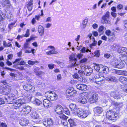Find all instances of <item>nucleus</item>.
<instances>
[{
  "label": "nucleus",
  "instance_id": "nucleus-26",
  "mask_svg": "<svg viewBox=\"0 0 127 127\" xmlns=\"http://www.w3.org/2000/svg\"><path fill=\"white\" fill-rule=\"evenodd\" d=\"M81 113L80 115L81 116H79V117L81 118H83L86 117L88 115V111L86 110L85 111L82 109L81 110Z\"/></svg>",
  "mask_w": 127,
  "mask_h": 127
},
{
  "label": "nucleus",
  "instance_id": "nucleus-20",
  "mask_svg": "<svg viewBox=\"0 0 127 127\" xmlns=\"http://www.w3.org/2000/svg\"><path fill=\"white\" fill-rule=\"evenodd\" d=\"M22 110L21 111V113L22 112H25V114H27L29 113L31 111V108L28 105H25L21 107Z\"/></svg>",
  "mask_w": 127,
  "mask_h": 127
},
{
  "label": "nucleus",
  "instance_id": "nucleus-4",
  "mask_svg": "<svg viewBox=\"0 0 127 127\" xmlns=\"http://www.w3.org/2000/svg\"><path fill=\"white\" fill-rule=\"evenodd\" d=\"M14 93H12L13 94H11L8 96L7 98H5V99L6 101L8 104H12L13 103L14 100L15 98H14L17 96V91L16 90H15L14 91Z\"/></svg>",
  "mask_w": 127,
  "mask_h": 127
},
{
  "label": "nucleus",
  "instance_id": "nucleus-59",
  "mask_svg": "<svg viewBox=\"0 0 127 127\" xmlns=\"http://www.w3.org/2000/svg\"><path fill=\"white\" fill-rule=\"evenodd\" d=\"M82 84H78L76 86L77 88V89L81 90V89L82 88Z\"/></svg>",
  "mask_w": 127,
  "mask_h": 127
},
{
  "label": "nucleus",
  "instance_id": "nucleus-16",
  "mask_svg": "<svg viewBox=\"0 0 127 127\" xmlns=\"http://www.w3.org/2000/svg\"><path fill=\"white\" fill-rule=\"evenodd\" d=\"M77 93L76 91L74 90V88L70 87L67 89L66 91V93L67 96H71L74 95Z\"/></svg>",
  "mask_w": 127,
  "mask_h": 127
},
{
  "label": "nucleus",
  "instance_id": "nucleus-51",
  "mask_svg": "<svg viewBox=\"0 0 127 127\" xmlns=\"http://www.w3.org/2000/svg\"><path fill=\"white\" fill-rule=\"evenodd\" d=\"M41 14L40 15H38V16H35V18L38 21L39 20V18H40V16H42L43 15V10H41Z\"/></svg>",
  "mask_w": 127,
  "mask_h": 127
},
{
  "label": "nucleus",
  "instance_id": "nucleus-7",
  "mask_svg": "<svg viewBox=\"0 0 127 127\" xmlns=\"http://www.w3.org/2000/svg\"><path fill=\"white\" fill-rule=\"evenodd\" d=\"M110 12L108 11L106 12L105 14L102 16L101 19V22L103 24H109L110 21L109 20Z\"/></svg>",
  "mask_w": 127,
  "mask_h": 127
},
{
  "label": "nucleus",
  "instance_id": "nucleus-42",
  "mask_svg": "<svg viewBox=\"0 0 127 127\" xmlns=\"http://www.w3.org/2000/svg\"><path fill=\"white\" fill-rule=\"evenodd\" d=\"M5 18L4 14L0 9V21L5 20Z\"/></svg>",
  "mask_w": 127,
  "mask_h": 127
},
{
  "label": "nucleus",
  "instance_id": "nucleus-34",
  "mask_svg": "<svg viewBox=\"0 0 127 127\" xmlns=\"http://www.w3.org/2000/svg\"><path fill=\"white\" fill-rule=\"evenodd\" d=\"M110 95L111 96L113 97L115 99L120 98V95L118 92L112 93Z\"/></svg>",
  "mask_w": 127,
  "mask_h": 127
},
{
  "label": "nucleus",
  "instance_id": "nucleus-27",
  "mask_svg": "<svg viewBox=\"0 0 127 127\" xmlns=\"http://www.w3.org/2000/svg\"><path fill=\"white\" fill-rule=\"evenodd\" d=\"M29 121L26 119H22L21 120L20 124V125L22 126H26L29 123Z\"/></svg>",
  "mask_w": 127,
  "mask_h": 127
},
{
  "label": "nucleus",
  "instance_id": "nucleus-23",
  "mask_svg": "<svg viewBox=\"0 0 127 127\" xmlns=\"http://www.w3.org/2000/svg\"><path fill=\"white\" fill-rule=\"evenodd\" d=\"M69 106L72 113L73 114L79 108H78L77 106L75 104L71 103L69 105Z\"/></svg>",
  "mask_w": 127,
  "mask_h": 127
},
{
  "label": "nucleus",
  "instance_id": "nucleus-47",
  "mask_svg": "<svg viewBox=\"0 0 127 127\" xmlns=\"http://www.w3.org/2000/svg\"><path fill=\"white\" fill-rule=\"evenodd\" d=\"M80 51L81 52L83 53H85L86 52H87L89 51L90 52H91V51H90L88 49L84 47H83L81 49Z\"/></svg>",
  "mask_w": 127,
  "mask_h": 127
},
{
  "label": "nucleus",
  "instance_id": "nucleus-28",
  "mask_svg": "<svg viewBox=\"0 0 127 127\" xmlns=\"http://www.w3.org/2000/svg\"><path fill=\"white\" fill-rule=\"evenodd\" d=\"M118 80L124 84H127V78L124 76H120L118 77Z\"/></svg>",
  "mask_w": 127,
  "mask_h": 127
},
{
  "label": "nucleus",
  "instance_id": "nucleus-30",
  "mask_svg": "<svg viewBox=\"0 0 127 127\" xmlns=\"http://www.w3.org/2000/svg\"><path fill=\"white\" fill-rule=\"evenodd\" d=\"M111 104L112 105H114L116 108H121L123 105V104L122 103H118V102H115V101H112L111 102Z\"/></svg>",
  "mask_w": 127,
  "mask_h": 127
},
{
  "label": "nucleus",
  "instance_id": "nucleus-18",
  "mask_svg": "<svg viewBox=\"0 0 127 127\" xmlns=\"http://www.w3.org/2000/svg\"><path fill=\"white\" fill-rule=\"evenodd\" d=\"M82 69L85 70L84 74L87 76L90 75L93 72L92 69L88 66H83Z\"/></svg>",
  "mask_w": 127,
  "mask_h": 127
},
{
  "label": "nucleus",
  "instance_id": "nucleus-52",
  "mask_svg": "<svg viewBox=\"0 0 127 127\" xmlns=\"http://www.w3.org/2000/svg\"><path fill=\"white\" fill-rule=\"evenodd\" d=\"M87 90V85L85 84H82V88L81 89V90L85 91Z\"/></svg>",
  "mask_w": 127,
  "mask_h": 127
},
{
  "label": "nucleus",
  "instance_id": "nucleus-50",
  "mask_svg": "<svg viewBox=\"0 0 127 127\" xmlns=\"http://www.w3.org/2000/svg\"><path fill=\"white\" fill-rule=\"evenodd\" d=\"M38 62L36 61H33L31 60H29L28 61V63L29 65H33L36 63H37Z\"/></svg>",
  "mask_w": 127,
  "mask_h": 127
},
{
  "label": "nucleus",
  "instance_id": "nucleus-14",
  "mask_svg": "<svg viewBox=\"0 0 127 127\" xmlns=\"http://www.w3.org/2000/svg\"><path fill=\"white\" fill-rule=\"evenodd\" d=\"M0 5L3 7L7 8L12 7L10 1L9 0H0Z\"/></svg>",
  "mask_w": 127,
  "mask_h": 127
},
{
  "label": "nucleus",
  "instance_id": "nucleus-22",
  "mask_svg": "<svg viewBox=\"0 0 127 127\" xmlns=\"http://www.w3.org/2000/svg\"><path fill=\"white\" fill-rule=\"evenodd\" d=\"M43 105L45 108H48L52 105V103L47 99H44L43 102Z\"/></svg>",
  "mask_w": 127,
  "mask_h": 127
},
{
  "label": "nucleus",
  "instance_id": "nucleus-10",
  "mask_svg": "<svg viewBox=\"0 0 127 127\" xmlns=\"http://www.w3.org/2000/svg\"><path fill=\"white\" fill-rule=\"evenodd\" d=\"M112 66L115 68L122 69L124 67L125 64L122 62H119L118 60H116L112 64Z\"/></svg>",
  "mask_w": 127,
  "mask_h": 127
},
{
  "label": "nucleus",
  "instance_id": "nucleus-33",
  "mask_svg": "<svg viewBox=\"0 0 127 127\" xmlns=\"http://www.w3.org/2000/svg\"><path fill=\"white\" fill-rule=\"evenodd\" d=\"M33 103L37 106H39L42 103V102L39 99L35 98L32 101Z\"/></svg>",
  "mask_w": 127,
  "mask_h": 127
},
{
  "label": "nucleus",
  "instance_id": "nucleus-3",
  "mask_svg": "<svg viewBox=\"0 0 127 127\" xmlns=\"http://www.w3.org/2000/svg\"><path fill=\"white\" fill-rule=\"evenodd\" d=\"M106 116L107 119L111 120H116L119 117L118 114H115L114 112L112 110L107 111Z\"/></svg>",
  "mask_w": 127,
  "mask_h": 127
},
{
  "label": "nucleus",
  "instance_id": "nucleus-44",
  "mask_svg": "<svg viewBox=\"0 0 127 127\" xmlns=\"http://www.w3.org/2000/svg\"><path fill=\"white\" fill-rule=\"evenodd\" d=\"M58 52L55 50V49H53L49 51H48L46 52L47 55H50L53 54H57Z\"/></svg>",
  "mask_w": 127,
  "mask_h": 127
},
{
  "label": "nucleus",
  "instance_id": "nucleus-54",
  "mask_svg": "<svg viewBox=\"0 0 127 127\" xmlns=\"http://www.w3.org/2000/svg\"><path fill=\"white\" fill-rule=\"evenodd\" d=\"M30 35V30L29 29L27 30L26 33L24 35V36L25 37H28Z\"/></svg>",
  "mask_w": 127,
  "mask_h": 127
},
{
  "label": "nucleus",
  "instance_id": "nucleus-37",
  "mask_svg": "<svg viewBox=\"0 0 127 127\" xmlns=\"http://www.w3.org/2000/svg\"><path fill=\"white\" fill-rule=\"evenodd\" d=\"M115 35L114 33H112V34L108 36V38L109 40L111 41H113L115 39Z\"/></svg>",
  "mask_w": 127,
  "mask_h": 127
},
{
  "label": "nucleus",
  "instance_id": "nucleus-13",
  "mask_svg": "<svg viewBox=\"0 0 127 127\" xmlns=\"http://www.w3.org/2000/svg\"><path fill=\"white\" fill-rule=\"evenodd\" d=\"M53 121L51 118H48L44 120L43 122V125L46 127L52 126L53 124Z\"/></svg>",
  "mask_w": 127,
  "mask_h": 127
},
{
  "label": "nucleus",
  "instance_id": "nucleus-5",
  "mask_svg": "<svg viewBox=\"0 0 127 127\" xmlns=\"http://www.w3.org/2000/svg\"><path fill=\"white\" fill-rule=\"evenodd\" d=\"M11 87L8 85H5L1 88L0 87V92L1 94L4 95L10 94L11 90Z\"/></svg>",
  "mask_w": 127,
  "mask_h": 127
},
{
  "label": "nucleus",
  "instance_id": "nucleus-24",
  "mask_svg": "<svg viewBox=\"0 0 127 127\" xmlns=\"http://www.w3.org/2000/svg\"><path fill=\"white\" fill-rule=\"evenodd\" d=\"M17 63V65H24L26 64V62L21 58H19L16 59L15 61L13 62V64Z\"/></svg>",
  "mask_w": 127,
  "mask_h": 127
},
{
  "label": "nucleus",
  "instance_id": "nucleus-43",
  "mask_svg": "<svg viewBox=\"0 0 127 127\" xmlns=\"http://www.w3.org/2000/svg\"><path fill=\"white\" fill-rule=\"evenodd\" d=\"M3 45L4 47H12V44L10 42L7 43L5 41H4L3 42Z\"/></svg>",
  "mask_w": 127,
  "mask_h": 127
},
{
  "label": "nucleus",
  "instance_id": "nucleus-32",
  "mask_svg": "<svg viewBox=\"0 0 127 127\" xmlns=\"http://www.w3.org/2000/svg\"><path fill=\"white\" fill-rule=\"evenodd\" d=\"M38 32L40 35L42 36L44 34V29L43 27L39 25L38 27Z\"/></svg>",
  "mask_w": 127,
  "mask_h": 127
},
{
  "label": "nucleus",
  "instance_id": "nucleus-48",
  "mask_svg": "<svg viewBox=\"0 0 127 127\" xmlns=\"http://www.w3.org/2000/svg\"><path fill=\"white\" fill-rule=\"evenodd\" d=\"M88 21V19H85L82 22L83 27V28H85L86 26V25Z\"/></svg>",
  "mask_w": 127,
  "mask_h": 127
},
{
  "label": "nucleus",
  "instance_id": "nucleus-38",
  "mask_svg": "<svg viewBox=\"0 0 127 127\" xmlns=\"http://www.w3.org/2000/svg\"><path fill=\"white\" fill-rule=\"evenodd\" d=\"M31 116L32 118L35 119L38 118L39 117V115L35 111L32 112L31 113Z\"/></svg>",
  "mask_w": 127,
  "mask_h": 127
},
{
  "label": "nucleus",
  "instance_id": "nucleus-39",
  "mask_svg": "<svg viewBox=\"0 0 127 127\" xmlns=\"http://www.w3.org/2000/svg\"><path fill=\"white\" fill-rule=\"evenodd\" d=\"M22 74L21 73H18L16 74L15 79L17 80L21 79L22 78Z\"/></svg>",
  "mask_w": 127,
  "mask_h": 127
},
{
  "label": "nucleus",
  "instance_id": "nucleus-12",
  "mask_svg": "<svg viewBox=\"0 0 127 127\" xmlns=\"http://www.w3.org/2000/svg\"><path fill=\"white\" fill-rule=\"evenodd\" d=\"M76 55L73 54L70 55L69 56L70 61L72 62H74V63H72L71 65V67H74L78 65V64L76 63L77 61V58Z\"/></svg>",
  "mask_w": 127,
  "mask_h": 127
},
{
  "label": "nucleus",
  "instance_id": "nucleus-15",
  "mask_svg": "<svg viewBox=\"0 0 127 127\" xmlns=\"http://www.w3.org/2000/svg\"><path fill=\"white\" fill-rule=\"evenodd\" d=\"M82 73V71H79L78 73H75L73 75V77L77 79L79 81L83 82L84 81V77L81 76L80 73Z\"/></svg>",
  "mask_w": 127,
  "mask_h": 127
},
{
  "label": "nucleus",
  "instance_id": "nucleus-29",
  "mask_svg": "<svg viewBox=\"0 0 127 127\" xmlns=\"http://www.w3.org/2000/svg\"><path fill=\"white\" fill-rule=\"evenodd\" d=\"M105 79L107 81H110L116 82L117 81L118 79L115 76H109L107 78H106Z\"/></svg>",
  "mask_w": 127,
  "mask_h": 127
},
{
  "label": "nucleus",
  "instance_id": "nucleus-31",
  "mask_svg": "<svg viewBox=\"0 0 127 127\" xmlns=\"http://www.w3.org/2000/svg\"><path fill=\"white\" fill-rule=\"evenodd\" d=\"M33 0H30L27 5V7L29 11H31L32 8Z\"/></svg>",
  "mask_w": 127,
  "mask_h": 127
},
{
  "label": "nucleus",
  "instance_id": "nucleus-19",
  "mask_svg": "<svg viewBox=\"0 0 127 127\" xmlns=\"http://www.w3.org/2000/svg\"><path fill=\"white\" fill-rule=\"evenodd\" d=\"M24 89L26 90L29 92H33L35 90L34 87L31 84H27L23 86Z\"/></svg>",
  "mask_w": 127,
  "mask_h": 127
},
{
  "label": "nucleus",
  "instance_id": "nucleus-58",
  "mask_svg": "<svg viewBox=\"0 0 127 127\" xmlns=\"http://www.w3.org/2000/svg\"><path fill=\"white\" fill-rule=\"evenodd\" d=\"M6 17L8 18H11L13 17V15H12V13L10 12L9 14L8 15H6Z\"/></svg>",
  "mask_w": 127,
  "mask_h": 127
},
{
  "label": "nucleus",
  "instance_id": "nucleus-36",
  "mask_svg": "<svg viewBox=\"0 0 127 127\" xmlns=\"http://www.w3.org/2000/svg\"><path fill=\"white\" fill-rule=\"evenodd\" d=\"M106 29V28L102 26H100L98 29V31L100 33V35L103 34L104 30Z\"/></svg>",
  "mask_w": 127,
  "mask_h": 127
},
{
  "label": "nucleus",
  "instance_id": "nucleus-8",
  "mask_svg": "<svg viewBox=\"0 0 127 127\" xmlns=\"http://www.w3.org/2000/svg\"><path fill=\"white\" fill-rule=\"evenodd\" d=\"M78 102L82 104H85L87 102V96L85 93H83L79 95L78 98Z\"/></svg>",
  "mask_w": 127,
  "mask_h": 127
},
{
  "label": "nucleus",
  "instance_id": "nucleus-57",
  "mask_svg": "<svg viewBox=\"0 0 127 127\" xmlns=\"http://www.w3.org/2000/svg\"><path fill=\"white\" fill-rule=\"evenodd\" d=\"M55 63H57L59 64L60 65V66L61 67H63L64 66V63L60 62V61H56L55 62Z\"/></svg>",
  "mask_w": 127,
  "mask_h": 127
},
{
  "label": "nucleus",
  "instance_id": "nucleus-17",
  "mask_svg": "<svg viewBox=\"0 0 127 127\" xmlns=\"http://www.w3.org/2000/svg\"><path fill=\"white\" fill-rule=\"evenodd\" d=\"M96 79H98V81H95L96 83L100 85H102L104 84V79H105L104 77L102 76L100 77V76L99 75L96 76Z\"/></svg>",
  "mask_w": 127,
  "mask_h": 127
},
{
  "label": "nucleus",
  "instance_id": "nucleus-60",
  "mask_svg": "<svg viewBox=\"0 0 127 127\" xmlns=\"http://www.w3.org/2000/svg\"><path fill=\"white\" fill-rule=\"evenodd\" d=\"M95 54L96 56L98 57L100 55L99 51V50H97L95 52Z\"/></svg>",
  "mask_w": 127,
  "mask_h": 127
},
{
  "label": "nucleus",
  "instance_id": "nucleus-21",
  "mask_svg": "<svg viewBox=\"0 0 127 127\" xmlns=\"http://www.w3.org/2000/svg\"><path fill=\"white\" fill-rule=\"evenodd\" d=\"M92 34L91 33H90L88 35V37L90 38V39L93 41V43L90 44V47L91 48H92L93 47L96 46L97 44V42L95 40V38L94 36H92Z\"/></svg>",
  "mask_w": 127,
  "mask_h": 127
},
{
  "label": "nucleus",
  "instance_id": "nucleus-1",
  "mask_svg": "<svg viewBox=\"0 0 127 127\" xmlns=\"http://www.w3.org/2000/svg\"><path fill=\"white\" fill-rule=\"evenodd\" d=\"M29 100V97L28 96H24L21 99L16 100L14 104V106H15V108L17 109L22 104L28 102Z\"/></svg>",
  "mask_w": 127,
  "mask_h": 127
},
{
  "label": "nucleus",
  "instance_id": "nucleus-40",
  "mask_svg": "<svg viewBox=\"0 0 127 127\" xmlns=\"http://www.w3.org/2000/svg\"><path fill=\"white\" fill-rule=\"evenodd\" d=\"M102 67H103V65L96 64L94 66V68L95 70H96L97 71H99L100 72V69Z\"/></svg>",
  "mask_w": 127,
  "mask_h": 127
},
{
  "label": "nucleus",
  "instance_id": "nucleus-46",
  "mask_svg": "<svg viewBox=\"0 0 127 127\" xmlns=\"http://www.w3.org/2000/svg\"><path fill=\"white\" fill-rule=\"evenodd\" d=\"M82 109L81 108H79L77 110V111L74 114L77 116L79 117L80 116H81V110H82Z\"/></svg>",
  "mask_w": 127,
  "mask_h": 127
},
{
  "label": "nucleus",
  "instance_id": "nucleus-55",
  "mask_svg": "<svg viewBox=\"0 0 127 127\" xmlns=\"http://www.w3.org/2000/svg\"><path fill=\"white\" fill-rule=\"evenodd\" d=\"M112 33L111 31L109 30H107L105 31V34L108 36L110 35Z\"/></svg>",
  "mask_w": 127,
  "mask_h": 127
},
{
  "label": "nucleus",
  "instance_id": "nucleus-6",
  "mask_svg": "<svg viewBox=\"0 0 127 127\" xmlns=\"http://www.w3.org/2000/svg\"><path fill=\"white\" fill-rule=\"evenodd\" d=\"M118 52L121 54L120 57L126 58L125 62L127 65V49L125 47H121L119 48Z\"/></svg>",
  "mask_w": 127,
  "mask_h": 127
},
{
  "label": "nucleus",
  "instance_id": "nucleus-25",
  "mask_svg": "<svg viewBox=\"0 0 127 127\" xmlns=\"http://www.w3.org/2000/svg\"><path fill=\"white\" fill-rule=\"evenodd\" d=\"M100 72L105 74H108L109 72L108 68L106 66L103 65V67H102L101 68Z\"/></svg>",
  "mask_w": 127,
  "mask_h": 127
},
{
  "label": "nucleus",
  "instance_id": "nucleus-11",
  "mask_svg": "<svg viewBox=\"0 0 127 127\" xmlns=\"http://www.w3.org/2000/svg\"><path fill=\"white\" fill-rule=\"evenodd\" d=\"M90 98L89 99V101L91 103H93L96 102L98 99V95L96 93L92 92L90 94Z\"/></svg>",
  "mask_w": 127,
  "mask_h": 127
},
{
  "label": "nucleus",
  "instance_id": "nucleus-2",
  "mask_svg": "<svg viewBox=\"0 0 127 127\" xmlns=\"http://www.w3.org/2000/svg\"><path fill=\"white\" fill-rule=\"evenodd\" d=\"M64 108L61 105H58L55 109V111L59 115V117L61 119H67L68 117L63 114L64 111Z\"/></svg>",
  "mask_w": 127,
  "mask_h": 127
},
{
  "label": "nucleus",
  "instance_id": "nucleus-63",
  "mask_svg": "<svg viewBox=\"0 0 127 127\" xmlns=\"http://www.w3.org/2000/svg\"><path fill=\"white\" fill-rule=\"evenodd\" d=\"M1 127H7V125L5 123H2L1 124Z\"/></svg>",
  "mask_w": 127,
  "mask_h": 127
},
{
  "label": "nucleus",
  "instance_id": "nucleus-45",
  "mask_svg": "<svg viewBox=\"0 0 127 127\" xmlns=\"http://www.w3.org/2000/svg\"><path fill=\"white\" fill-rule=\"evenodd\" d=\"M17 64H15L13 66V67L15 68L16 69H19L20 70H22L25 69L24 68L23 66H20L19 67Z\"/></svg>",
  "mask_w": 127,
  "mask_h": 127
},
{
  "label": "nucleus",
  "instance_id": "nucleus-41",
  "mask_svg": "<svg viewBox=\"0 0 127 127\" xmlns=\"http://www.w3.org/2000/svg\"><path fill=\"white\" fill-rule=\"evenodd\" d=\"M68 121L71 127L76 126V123L74 119H70L68 120Z\"/></svg>",
  "mask_w": 127,
  "mask_h": 127
},
{
  "label": "nucleus",
  "instance_id": "nucleus-64",
  "mask_svg": "<svg viewBox=\"0 0 127 127\" xmlns=\"http://www.w3.org/2000/svg\"><path fill=\"white\" fill-rule=\"evenodd\" d=\"M123 90L127 93V85H125L124 87H123Z\"/></svg>",
  "mask_w": 127,
  "mask_h": 127
},
{
  "label": "nucleus",
  "instance_id": "nucleus-9",
  "mask_svg": "<svg viewBox=\"0 0 127 127\" xmlns=\"http://www.w3.org/2000/svg\"><path fill=\"white\" fill-rule=\"evenodd\" d=\"M45 97L49 100L54 101L57 98V95L55 93H51L49 91L45 93Z\"/></svg>",
  "mask_w": 127,
  "mask_h": 127
},
{
  "label": "nucleus",
  "instance_id": "nucleus-49",
  "mask_svg": "<svg viewBox=\"0 0 127 127\" xmlns=\"http://www.w3.org/2000/svg\"><path fill=\"white\" fill-rule=\"evenodd\" d=\"M62 119L61 121L62 124L65 126H67L68 124V122L66 121L67 119Z\"/></svg>",
  "mask_w": 127,
  "mask_h": 127
},
{
  "label": "nucleus",
  "instance_id": "nucleus-61",
  "mask_svg": "<svg viewBox=\"0 0 127 127\" xmlns=\"http://www.w3.org/2000/svg\"><path fill=\"white\" fill-rule=\"evenodd\" d=\"M87 59L86 58H84L82 59L80 61L81 63H83L86 62L87 61Z\"/></svg>",
  "mask_w": 127,
  "mask_h": 127
},
{
  "label": "nucleus",
  "instance_id": "nucleus-53",
  "mask_svg": "<svg viewBox=\"0 0 127 127\" xmlns=\"http://www.w3.org/2000/svg\"><path fill=\"white\" fill-rule=\"evenodd\" d=\"M64 113L68 115H69L70 114L69 110L67 108H64Z\"/></svg>",
  "mask_w": 127,
  "mask_h": 127
},
{
  "label": "nucleus",
  "instance_id": "nucleus-56",
  "mask_svg": "<svg viewBox=\"0 0 127 127\" xmlns=\"http://www.w3.org/2000/svg\"><path fill=\"white\" fill-rule=\"evenodd\" d=\"M15 23H11L9 25L8 28L10 29H11L13 28V26L14 25Z\"/></svg>",
  "mask_w": 127,
  "mask_h": 127
},
{
  "label": "nucleus",
  "instance_id": "nucleus-35",
  "mask_svg": "<svg viewBox=\"0 0 127 127\" xmlns=\"http://www.w3.org/2000/svg\"><path fill=\"white\" fill-rule=\"evenodd\" d=\"M94 111L95 114H99L101 113L103 110L100 107H97L95 108Z\"/></svg>",
  "mask_w": 127,
  "mask_h": 127
},
{
  "label": "nucleus",
  "instance_id": "nucleus-62",
  "mask_svg": "<svg viewBox=\"0 0 127 127\" xmlns=\"http://www.w3.org/2000/svg\"><path fill=\"white\" fill-rule=\"evenodd\" d=\"M49 68L50 69H52L54 68V64H50L48 65Z\"/></svg>",
  "mask_w": 127,
  "mask_h": 127
}]
</instances>
